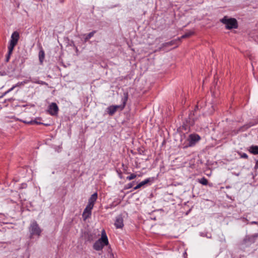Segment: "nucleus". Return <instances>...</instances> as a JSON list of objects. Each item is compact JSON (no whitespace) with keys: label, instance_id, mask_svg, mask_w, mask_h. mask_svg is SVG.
<instances>
[{"label":"nucleus","instance_id":"aec40b11","mask_svg":"<svg viewBox=\"0 0 258 258\" xmlns=\"http://www.w3.org/2000/svg\"><path fill=\"white\" fill-rule=\"evenodd\" d=\"M16 88V86H13L12 87H11L10 89H9V90H8L7 91H6V93H9V92H11L12 91H13L15 88Z\"/></svg>","mask_w":258,"mask_h":258},{"label":"nucleus","instance_id":"bb28decb","mask_svg":"<svg viewBox=\"0 0 258 258\" xmlns=\"http://www.w3.org/2000/svg\"><path fill=\"white\" fill-rule=\"evenodd\" d=\"M130 188L133 187V185L132 184H130Z\"/></svg>","mask_w":258,"mask_h":258},{"label":"nucleus","instance_id":"1a4fd4ad","mask_svg":"<svg viewBox=\"0 0 258 258\" xmlns=\"http://www.w3.org/2000/svg\"><path fill=\"white\" fill-rule=\"evenodd\" d=\"M97 197H98V195H97V192H95L93 195H92L91 197L89 199V201H88V203L87 205L93 208L94 203L97 199Z\"/></svg>","mask_w":258,"mask_h":258},{"label":"nucleus","instance_id":"a878e982","mask_svg":"<svg viewBox=\"0 0 258 258\" xmlns=\"http://www.w3.org/2000/svg\"><path fill=\"white\" fill-rule=\"evenodd\" d=\"M257 167H258V161H257L256 163V165H255V168H257Z\"/></svg>","mask_w":258,"mask_h":258},{"label":"nucleus","instance_id":"f8f14e48","mask_svg":"<svg viewBox=\"0 0 258 258\" xmlns=\"http://www.w3.org/2000/svg\"><path fill=\"white\" fill-rule=\"evenodd\" d=\"M249 152L254 155L258 154V146H251L249 147L248 150Z\"/></svg>","mask_w":258,"mask_h":258},{"label":"nucleus","instance_id":"c756f323","mask_svg":"<svg viewBox=\"0 0 258 258\" xmlns=\"http://www.w3.org/2000/svg\"><path fill=\"white\" fill-rule=\"evenodd\" d=\"M12 100V99H9V101H11V100Z\"/></svg>","mask_w":258,"mask_h":258},{"label":"nucleus","instance_id":"20e7f679","mask_svg":"<svg viewBox=\"0 0 258 258\" xmlns=\"http://www.w3.org/2000/svg\"><path fill=\"white\" fill-rule=\"evenodd\" d=\"M20 37L19 33L14 31L11 36V39L8 46L9 55L12 54L14 47L17 45Z\"/></svg>","mask_w":258,"mask_h":258},{"label":"nucleus","instance_id":"4468645a","mask_svg":"<svg viewBox=\"0 0 258 258\" xmlns=\"http://www.w3.org/2000/svg\"><path fill=\"white\" fill-rule=\"evenodd\" d=\"M24 122H25L27 124H42V123L37 121V119H35L34 120H31L29 121H25Z\"/></svg>","mask_w":258,"mask_h":258},{"label":"nucleus","instance_id":"f3484780","mask_svg":"<svg viewBox=\"0 0 258 258\" xmlns=\"http://www.w3.org/2000/svg\"><path fill=\"white\" fill-rule=\"evenodd\" d=\"M176 40H172L170 42L163 43V46H165V47L169 46H172V45H174L176 43Z\"/></svg>","mask_w":258,"mask_h":258},{"label":"nucleus","instance_id":"39448f33","mask_svg":"<svg viewBox=\"0 0 258 258\" xmlns=\"http://www.w3.org/2000/svg\"><path fill=\"white\" fill-rule=\"evenodd\" d=\"M201 140L200 136L198 134H190L188 137V143L187 145L185 146L183 148H185L188 147H192L195 145V144Z\"/></svg>","mask_w":258,"mask_h":258},{"label":"nucleus","instance_id":"9b49d317","mask_svg":"<svg viewBox=\"0 0 258 258\" xmlns=\"http://www.w3.org/2000/svg\"><path fill=\"white\" fill-rule=\"evenodd\" d=\"M151 181V179L150 178L146 179L145 180L141 182L139 184H138L135 187H134V189H137L138 188H141V187L143 186L144 185L148 184L149 182H150Z\"/></svg>","mask_w":258,"mask_h":258},{"label":"nucleus","instance_id":"f03ea898","mask_svg":"<svg viewBox=\"0 0 258 258\" xmlns=\"http://www.w3.org/2000/svg\"><path fill=\"white\" fill-rule=\"evenodd\" d=\"M108 244V240L105 231L103 230L101 232V237L96 241L94 245L93 248L96 250H100L105 245Z\"/></svg>","mask_w":258,"mask_h":258},{"label":"nucleus","instance_id":"f257e3e1","mask_svg":"<svg viewBox=\"0 0 258 258\" xmlns=\"http://www.w3.org/2000/svg\"><path fill=\"white\" fill-rule=\"evenodd\" d=\"M42 231L36 221L34 220L32 221L29 227L30 238L32 239L34 237L38 238L41 236Z\"/></svg>","mask_w":258,"mask_h":258},{"label":"nucleus","instance_id":"ddd939ff","mask_svg":"<svg viewBox=\"0 0 258 258\" xmlns=\"http://www.w3.org/2000/svg\"><path fill=\"white\" fill-rule=\"evenodd\" d=\"M45 56L44 51L41 49L39 52V59L41 63L43 62Z\"/></svg>","mask_w":258,"mask_h":258},{"label":"nucleus","instance_id":"a211bd4d","mask_svg":"<svg viewBox=\"0 0 258 258\" xmlns=\"http://www.w3.org/2000/svg\"><path fill=\"white\" fill-rule=\"evenodd\" d=\"M193 34H194V32H191V31L186 33L185 34L183 35L181 37V39L189 37L190 36H191Z\"/></svg>","mask_w":258,"mask_h":258},{"label":"nucleus","instance_id":"6ab92c4d","mask_svg":"<svg viewBox=\"0 0 258 258\" xmlns=\"http://www.w3.org/2000/svg\"><path fill=\"white\" fill-rule=\"evenodd\" d=\"M239 154L240 155L241 158H244V159L248 158V155L246 153H240Z\"/></svg>","mask_w":258,"mask_h":258},{"label":"nucleus","instance_id":"cd10ccee","mask_svg":"<svg viewBox=\"0 0 258 258\" xmlns=\"http://www.w3.org/2000/svg\"><path fill=\"white\" fill-rule=\"evenodd\" d=\"M126 179H129V175L127 176L126 177Z\"/></svg>","mask_w":258,"mask_h":258},{"label":"nucleus","instance_id":"0eeeda50","mask_svg":"<svg viewBox=\"0 0 258 258\" xmlns=\"http://www.w3.org/2000/svg\"><path fill=\"white\" fill-rule=\"evenodd\" d=\"M48 111L51 115H56L58 113V107L55 103H51L48 107Z\"/></svg>","mask_w":258,"mask_h":258},{"label":"nucleus","instance_id":"b1692460","mask_svg":"<svg viewBox=\"0 0 258 258\" xmlns=\"http://www.w3.org/2000/svg\"><path fill=\"white\" fill-rule=\"evenodd\" d=\"M8 94V93H6V92H5V93H4L3 94V95L0 97V98H2V97H3L4 96H5L6 94Z\"/></svg>","mask_w":258,"mask_h":258},{"label":"nucleus","instance_id":"dca6fc26","mask_svg":"<svg viewBox=\"0 0 258 258\" xmlns=\"http://www.w3.org/2000/svg\"><path fill=\"white\" fill-rule=\"evenodd\" d=\"M199 182L204 185H206L208 183V180L205 177H203L201 179L199 180Z\"/></svg>","mask_w":258,"mask_h":258},{"label":"nucleus","instance_id":"423d86ee","mask_svg":"<svg viewBox=\"0 0 258 258\" xmlns=\"http://www.w3.org/2000/svg\"><path fill=\"white\" fill-rule=\"evenodd\" d=\"M123 105H112L108 107L106 109L107 112L110 115H112L117 111L118 109L122 110L124 107Z\"/></svg>","mask_w":258,"mask_h":258},{"label":"nucleus","instance_id":"4be33fe9","mask_svg":"<svg viewBox=\"0 0 258 258\" xmlns=\"http://www.w3.org/2000/svg\"><path fill=\"white\" fill-rule=\"evenodd\" d=\"M23 85V82H18L17 84L15 85L14 86H16V87H19V86H20Z\"/></svg>","mask_w":258,"mask_h":258},{"label":"nucleus","instance_id":"5701e85b","mask_svg":"<svg viewBox=\"0 0 258 258\" xmlns=\"http://www.w3.org/2000/svg\"><path fill=\"white\" fill-rule=\"evenodd\" d=\"M11 54L9 55V51L8 52L7 56V61H9L10 57Z\"/></svg>","mask_w":258,"mask_h":258},{"label":"nucleus","instance_id":"2eb2a0df","mask_svg":"<svg viewBox=\"0 0 258 258\" xmlns=\"http://www.w3.org/2000/svg\"><path fill=\"white\" fill-rule=\"evenodd\" d=\"M96 33V31H93L89 34H88L86 36V37L85 38V41H87L89 39H90L91 37H92L94 34Z\"/></svg>","mask_w":258,"mask_h":258},{"label":"nucleus","instance_id":"c85d7f7f","mask_svg":"<svg viewBox=\"0 0 258 258\" xmlns=\"http://www.w3.org/2000/svg\"><path fill=\"white\" fill-rule=\"evenodd\" d=\"M252 223L256 224V222H253Z\"/></svg>","mask_w":258,"mask_h":258},{"label":"nucleus","instance_id":"7ed1b4c3","mask_svg":"<svg viewBox=\"0 0 258 258\" xmlns=\"http://www.w3.org/2000/svg\"><path fill=\"white\" fill-rule=\"evenodd\" d=\"M221 22L225 25L227 29H235L238 27L237 20L235 18H229L227 16L224 17L220 20Z\"/></svg>","mask_w":258,"mask_h":258},{"label":"nucleus","instance_id":"393cba45","mask_svg":"<svg viewBox=\"0 0 258 258\" xmlns=\"http://www.w3.org/2000/svg\"><path fill=\"white\" fill-rule=\"evenodd\" d=\"M23 82V85L25 84H26L28 82V81H24Z\"/></svg>","mask_w":258,"mask_h":258},{"label":"nucleus","instance_id":"6e6552de","mask_svg":"<svg viewBox=\"0 0 258 258\" xmlns=\"http://www.w3.org/2000/svg\"><path fill=\"white\" fill-rule=\"evenodd\" d=\"M92 209L93 207L87 205L82 214V217L84 221L86 220L89 217H90L92 213Z\"/></svg>","mask_w":258,"mask_h":258},{"label":"nucleus","instance_id":"412c9836","mask_svg":"<svg viewBox=\"0 0 258 258\" xmlns=\"http://www.w3.org/2000/svg\"><path fill=\"white\" fill-rule=\"evenodd\" d=\"M136 177L135 174H130V180L134 179Z\"/></svg>","mask_w":258,"mask_h":258},{"label":"nucleus","instance_id":"9d476101","mask_svg":"<svg viewBox=\"0 0 258 258\" xmlns=\"http://www.w3.org/2000/svg\"><path fill=\"white\" fill-rule=\"evenodd\" d=\"M114 225L116 228H121L123 227V219L120 216H118L116 218Z\"/></svg>","mask_w":258,"mask_h":258}]
</instances>
